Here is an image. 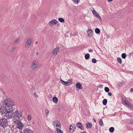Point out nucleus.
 <instances>
[{"label": "nucleus", "mask_w": 133, "mask_h": 133, "mask_svg": "<svg viewBox=\"0 0 133 133\" xmlns=\"http://www.w3.org/2000/svg\"><path fill=\"white\" fill-rule=\"evenodd\" d=\"M4 104L6 106L9 108L10 109H12L13 108L12 106L14 105V103L10 99H6L5 100L4 102Z\"/></svg>", "instance_id": "f257e3e1"}, {"label": "nucleus", "mask_w": 133, "mask_h": 133, "mask_svg": "<svg viewBox=\"0 0 133 133\" xmlns=\"http://www.w3.org/2000/svg\"><path fill=\"white\" fill-rule=\"evenodd\" d=\"M8 121L6 119L3 118L0 119V125L4 128L8 125Z\"/></svg>", "instance_id": "f03ea898"}, {"label": "nucleus", "mask_w": 133, "mask_h": 133, "mask_svg": "<svg viewBox=\"0 0 133 133\" xmlns=\"http://www.w3.org/2000/svg\"><path fill=\"white\" fill-rule=\"evenodd\" d=\"M14 110V108H12V109H10V110L6 114V117L8 119L12 118L13 117V115L14 113V112L13 111Z\"/></svg>", "instance_id": "7ed1b4c3"}, {"label": "nucleus", "mask_w": 133, "mask_h": 133, "mask_svg": "<svg viewBox=\"0 0 133 133\" xmlns=\"http://www.w3.org/2000/svg\"><path fill=\"white\" fill-rule=\"evenodd\" d=\"M38 63L36 61H34L32 62L31 68L33 70H35L38 66Z\"/></svg>", "instance_id": "20e7f679"}, {"label": "nucleus", "mask_w": 133, "mask_h": 133, "mask_svg": "<svg viewBox=\"0 0 133 133\" xmlns=\"http://www.w3.org/2000/svg\"><path fill=\"white\" fill-rule=\"evenodd\" d=\"M15 124H17L16 126L17 127L20 129H22L24 127V125L20 120Z\"/></svg>", "instance_id": "39448f33"}, {"label": "nucleus", "mask_w": 133, "mask_h": 133, "mask_svg": "<svg viewBox=\"0 0 133 133\" xmlns=\"http://www.w3.org/2000/svg\"><path fill=\"white\" fill-rule=\"evenodd\" d=\"M13 117L12 118V121L15 123H16L19 121V118L18 116L17 115L13 116Z\"/></svg>", "instance_id": "423d86ee"}, {"label": "nucleus", "mask_w": 133, "mask_h": 133, "mask_svg": "<svg viewBox=\"0 0 133 133\" xmlns=\"http://www.w3.org/2000/svg\"><path fill=\"white\" fill-rule=\"evenodd\" d=\"M7 108L6 107L3 108L2 110L1 111L2 115L5 116L6 115L8 111Z\"/></svg>", "instance_id": "0eeeda50"}, {"label": "nucleus", "mask_w": 133, "mask_h": 133, "mask_svg": "<svg viewBox=\"0 0 133 133\" xmlns=\"http://www.w3.org/2000/svg\"><path fill=\"white\" fill-rule=\"evenodd\" d=\"M14 114V115H15L18 116L19 118L20 117H21L22 116V112L20 110H16L15 111Z\"/></svg>", "instance_id": "6e6552de"}, {"label": "nucleus", "mask_w": 133, "mask_h": 133, "mask_svg": "<svg viewBox=\"0 0 133 133\" xmlns=\"http://www.w3.org/2000/svg\"><path fill=\"white\" fill-rule=\"evenodd\" d=\"M59 50V48L58 47L54 49L52 52L53 55L54 56H56Z\"/></svg>", "instance_id": "1a4fd4ad"}, {"label": "nucleus", "mask_w": 133, "mask_h": 133, "mask_svg": "<svg viewBox=\"0 0 133 133\" xmlns=\"http://www.w3.org/2000/svg\"><path fill=\"white\" fill-rule=\"evenodd\" d=\"M57 23V21L56 19H53L50 21L49 23L50 25H55Z\"/></svg>", "instance_id": "9d476101"}, {"label": "nucleus", "mask_w": 133, "mask_h": 133, "mask_svg": "<svg viewBox=\"0 0 133 133\" xmlns=\"http://www.w3.org/2000/svg\"><path fill=\"white\" fill-rule=\"evenodd\" d=\"M24 133H33V131L30 129L25 128L24 130Z\"/></svg>", "instance_id": "9b49d317"}, {"label": "nucleus", "mask_w": 133, "mask_h": 133, "mask_svg": "<svg viewBox=\"0 0 133 133\" xmlns=\"http://www.w3.org/2000/svg\"><path fill=\"white\" fill-rule=\"evenodd\" d=\"M92 13L95 16L97 17L98 18H101L100 16L99 15L97 12L95 10H93L92 11Z\"/></svg>", "instance_id": "f8f14e48"}, {"label": "nucleus", "mask_w": 133, "mask_h": 133, "mask_svg": "<svg viewBox=\"0 0 133 133\" xmlns=\"http://www.w3.org/2000/svg\"><path fill=\"white\" fill-rule=\"evenodd\" d=\"M76 88L79 89H82V84L79 82H78L76 84Z\"/></svg>", "instance_id": "ddd939ff"}, {"label": "nucleus", "mask_w": 133, "mask_h": 133, "mask_svg": "<svg viewBox=\"0 0 133 133\" xmlns=\"http://www.w3.org/2000/svg\"><path fill=\"white\" fill-rule=\"evenodd\" d=\"M124 103L126 106H127L129 108H130L131 107V105L129 103V102L127 100H125Z\"/></svg>", "instance_id": "4468645a"}, {"label": "nucleus", "mask_w": 133, "mask_h": 133, "mask_svg": "<svg viewBox=\"0 0 133 133\" xmlns=\"http://www.w3.org/2000/svg\"><path fill=\"white\" fill-rule=\"evenodd\" d=\"M77 126L81 129L84 130V127H83L82 124L81 123H78L76 124Z\"/></svg>", "instance_id": "2eb2a0df"}, {"label": "nucleus", "mask_w": 133, "mask_h": 133, "mask_svg": "<svg viewBox=\"0 0 133 133\" xmlns=\"http://www.w3.org/2000/svg\"><path fill=\"white\" fill-rule=\"evenodd\" d=\"M88 31H87V33H88V35L89 37H90L92 35V33L93 32V31L91 29H88Z\"/></svg>", "instance_id": "dca6fc26"}, {"label": "nucleus", "mask_w": 133, "mask_h": 133, "mask_svg": "<svg viewBox=\"0 0 133 133\" xmlns=\"http://www.w3.org/2000/svg\"><path fill=\"white\" fill-rule=\"evenodd\" d=\"M31 44V42H25V47L26 48H29Z\"/></svg>", "instance_id": "f3484780"}, {"label": "nucleus", "mask_w": 133, "mask_h": 133, "mask_svg": "<svg viewBox=\"0 0 133 133\" xmlns=\"http://www.w3.org/2000/svg\"><path fill=\"white\" fill-rule=\"evenodd\" d=\"M52 100L53 102L55 103H57L58 101V98L56 97H54Z\"/></svg>", "instance_id": "a211bd4d"}, {"label": "nucleus", "mask_w": 133, "mask_h": 133, "mask_svg": "<svg viewBox=\"0 0 133 133\" xmlns=\"http://www.w3.org/2000/svg\"><path fill=\"white\" fill-rule=\"evenodd\" d=\"M57 130L55 132V133H63L62 130H61L60 128H56Z\"/></svg>", "instance_id": "6ab92c4d"}, {"label": "nucleus", "mask_w": 133, "mask_h": 133, "mask_svg": "<svg viewBox=\"0 0 133 133\" xmlns=\"http://www.w3.org/2000/svg\"><path fill=\"white\" fill-rule=\"evenodd\" d=\"M72 83V81L71 80H69L65 82V85L68 86L71 84Z\"/></svg>", "instance_id": "aec40b11"}, {"label": "nucleus", "mask_w": 133, "mask_h": 133, "mask_svg": "<svg viewBox=\"0 0 133 133\" xmlns=\"http://www.w3.org/2000/svg\"><path fill=\"white\" fill-rule=\"evenodd\" d=\"M86 125V128H90L92 125L91 123L89 122L87 123Z\"/></svg>", "instance_id": "412c9836"}, {"label": "nucleus", "mask_w": 133, "mask_h": 133, "mask_svg": "<svg viewBox=\"0 0 133 133\" xmlns=\"http://www.w3.org/2000/svg\"><path fill=\"white\" fill-rule=\"evenodd\" d=\"M89 57L90 55L89 54H86L85 56V58L87 60L89 58Z\"/></svg>", "instance_id": "4be33fe9"}, {"label": "nucleus", "mask_w": 133, "mask_h": 133, "mask_svg": "<svg viewBox=\"0 0 133 133\" xmlns=\"http://www.w3.org/2000/svg\"><path fill=\"white\" fill-rule=\"evenodd\" d=\"M15 48L14 46H12L10 49V52L13 53L14 51L15 50Z\"/></svg>", "instance_id": "5701e85b"}, {"label": "nucleus", "mask_w": 133, "mask_h": 133, "mask_svg": "<svg viewBox=\"0 0 133 133\" xmlns=\"http://www.w3.org/2000/svg\"><path fill=\"white\" fill-rule=\"evenodd\" d=\"M55 126H56L57 128H61V125L60 124V123L58 121L57 123Z\"/></svg>", "instance_id": "b1692460"}, {"label": "nucleus", "mask_w": 133, "mask_h": 133, "mask_svg": "<svg viewBox=\"0 0 133 133\" xmlns=\"http://www.w3.org/2000/svg\"><path fill=\"white\" fill-rule=\"evenodd\" d=\"M95 33L97 34H98L100 32L99 29L98 28H96L95 29Z\"/></svg>", "instance_id": "393cba45"}, {"label": "nucleus", "mask_w": 133, "mask_h": 133, "mask_svg": "<svg viewBox=\"0 0 133 133\" xmlns=\"http://www.w3.org/2000/svg\"><path fill=\"white\" fill-rule=\"evenodd\" d=\"M99 122L100 125H101L102 127L103 126V124L102 120L101 119H99Z\"/></svg>", "instance_id": "a878e982"}, {"label": "nucleus", "mask_w": 133, "mask_h": 133, "mask_svg": "<svg viewBox=\"0 0 133 133\" xmlns=\"http://www.w3.org/2000/svg\"><path fill=\"white\" fill-rule=\"evenodd\" d=\"M114 128L113 127H111L109 129V131L110 132H112L114 131Z\"/></svg>", "instance_id": "bb28decb"}, {"label": "nucleus", "mask_w": 133, "mask_h": 133, "mask_svg": "<svg viewBox=\"0 0 133 133\" xmlns=\"http://www.w3.org/2000/svg\"><path fill=\"white\" fill-rule=\"evenodd\" d=\"M58 19L59 21L61 22H64V19L62 18H58Z\"/></svg>", "instance_id": "cd10ccee"}, {"label": "nucleus", "mask_w": 133, "mask_h": 133, "mask_svg": "<svg viewBox=\"0 0 133 133\" xmlns=\"http://www.w3.org/2000/svg\"><path fill=\"white\" fill-rule=\"evenodd\" d=\"M107 100L106 99H104L103 101V104L104 105H105L107 104Z\"/></svg>", "instance_id": "c85d7f7f"}, {"label": "nucleus", "mask_w": 133, "mask_h": 133, "mask_svg": "<svg viewBox=\"0 0 133 133\" xmlns=\"http://www.w3.org/2000/svg\"><path fill=\"white\" fill-rule=\"evenodd\" d=\"M69 129L71 132H72L74 131V128L71 125L70 126Z\"/></svg>", "instance_id": "c756f323"}, {"label": "nucleus", "mask_w": 133, "mask_h": 133, "mask_svg": "<svg viewBox=\"0 0 133 133\" xmlns=\"http://www.w3.org/2000/svg\"><path fill=\"white\" fill-rule=\"evenodd\" d=\"M124 82L119 83L118 84V86L120 87L124 85Z\"/></svg>", "instance_id": "7c9ffc66"}, {"label": "nucleus", "mask_w": 133, "mask_h": 133, "mask_svg": "<svg viewBox=\"0 0 133 133\" xmlns=\"http://www.w3.org/2000/svg\"><path fill=\"white\" fill-rule=\"evenodd\" d=\"M28 119L29 120H31V116L30 114H28L27 117Z\"/></svg>", "instance_id": "2f4dec72"}, {"label": "nucleus", "mask_w": 133, "mask_h": 133, "mask_svg": "<svg viewBox=\"0 0 133 133\" xmlns=\"http://www.w3.org/2000/svg\"><path fill=\"white\" fill-rule=\"evenodd\" d=\"M60 81L62 84L64 85H66V84H65V81H63L61 78L60 79Z\"/></svg>", "instance_id": "473e14b6"}, {"label": "nucleus", "mask_w": 133, "mask_h": 133, "mask_svg": "<svg viewBox=\"0 0 133 133\" xmlns=\"http://www.w3.org/2000/svg\"><path fill=\"white\" fill-rule=\"evenodd\" d=\"M122 57L123 59H125L126 57V55L125 53H123L122 55Z\"/></svg>", "instance_id": "72a5a7b5"}, {"label": "nucleus", "mask_w": 133, "mask_h": 133, "mask_svg": "<svg viewBox=\"0 0 133 133\" xmlns=\"http://www.w3.org/2000/svg\"><path fill=\"white\" fill-rule=\"evenodd\" d=\"M105 91L107 92H108L109 91V89L107 87H105L104 88Z\"/></svg>", "instance_id": "f704fd0d"}, {"label": "nucleus", "mask_w": 133, "mask_h": 133, "mask_svg": "<svg viewBox=\"0 0 133 133\" xmlns=\"http://www.w3.org/2000/svg\"><path fill=\"white\" fill-rule=\"evenodd\" d=\"M117 59L118 62L120 64H121L122 63L121 59L120 58L118 57L117 58Z\"/></svg>", "instance_id": "c9c22d12"}, {"label": "nucleus", "mask_w": 133, "mask_h": 133, "mask_svg": "<svg viewBox=\"0 0 133 133\" xmlns=\"http://www.w3.org/2000/svg\"><path fill=\"white\" fill-rule=\"evenodd\" d=\"M58 121H54L53 122V125L55 127V126L56 125Z\"/></svg>", "instance_id": "e433bc0d"}, {"label": "nucleus", "mask_w": 133, "mask_h": 133, "mask_svg": "<svg viewBox=\"0 0 133 133\" xmlns=\"http://www.w3.org/2000/svg\"><path fill=\"white\" fill-rule=\"evenodd\" d=\"M75 3L77 4L79 2V0H72Z\"/></svg>", "instance_id": "4c0bfd02"}, {"label": "nucleus", "mask_w": 133, "mask_h": 133, "mask_svg": "<svg viewBox=\"0 0 133 133\" xmlns=\"http://www.w3.org/2000/svg\"><path fill=\"white\" fill-rule=\"evenodd\" d=\"M49 110H46L45 111V112L46 114V116H47L49 115Z\"/></svg>", "instance_id": "58836bf2"}, {"label": "nucleus", "mask_w": 133, "mask_h": 133, "mask_svg": "<svg viewBox=\"0 0 133 133\" xmlns=\"http://www.w3.org/2000/svg\"><path fill=\"white\" fill-rule=\"evenodd\" d=\"M92 62L94 63H96V60L95 58H93L92 60Z\"/></svg>", "instance_id": "ea45409f"}, {"label": "nucleus", "mask_w": 133, "mask_h": 133, "mask_svg": "<svg viewBox=\"0 0 133 133\" xmlns=\"http://www.w3.org/2000/svg\"><path fill=\"white\" fill-rule=\"evenodd\" d=\"M33 41V40H32V39L31 38H29L27 40V42H31L32 41Z\"/></svg>", "instance_id": "a19ab883"}, {"label": "nucleus", "mask_w": 133, "mask_h": 133, "mask_svg": "<svg viewBox=\"0 0 133 133\" xmlns=\"http://www.w3.org/2000/svg\"><path fill=\"white\" fill-rule=\"evenodd\" d=\"M108 95L109 96H111L112 95V94L111 92H109L108 93Z\"/></svg>", "instance_id": "79ce46f5"}, {"label": "nucleus", "mask_w": 133, "mask_h": 133, "mask_svg": "<svg viewBox=\"0 0 133 133\" xmlns=\"http://www.w3.org/2000/svg\"><path fill=\"white\" fill-rule=\"evenodd\" d=\"M19 41V38H17L15 42H18Z\"/></svg>", "instance_id": "37998d69"}, {"label": "nucleus", "mask_w": 133, "mask_h": 133, "mask_svg": "<svg viewBox=\"0 0 133 133\" xmlns=\"http://www.w3.org/2000/svg\"><path fill=\"white\" fill-rule=\"evenodd\" d=\"M34 95H35V96L37 97H38V96L36 94V92H34Z\"/></svg>", "instance_id": "c03bdc74"}, {"label": "nucleus", "mask_w": 133, "mask_h": 133, "mask_svg": "<svg viewBox=\"0 0 133 133\" xmlns=\"http://www.w3.org/2000/svg\"><path fill=\"white\" fill-rule=\"evenodd\" d=\"M93 51V49H90L89 50V51L90 52H92Z\"/></svg>", "instance_id": "a18cd8bd"}, {"label": "nucleus", "mask_w": 133, "mask_h": 133, "mask_svg": "<svg viewBox=\"0 0 133 133\" xmlns=\"http://www.w3.org/2000/svg\"><path fill=\"white\" fill-rule=\"evenodd\" d=\"M99 87L100 88H102L103 86V85H101V84H99Z\"/></svg>", "instance_id": "49530a36"}, {"label": "nucleus", "mask_w": 133, "mask_h": 133, "mask_svg": "<svg viewBox=\"0 0 133 133\" xmlns=\"http://www.w3.org/2000/svg\"><path fill=\"white\" fill-rule=\"evenodd\" d=\"M35 89V88L34 87H32L31 89L32 90H34Z\"/></svg>", "instance_id": "de8ad7c7"}, {"label": "nucleus", "mask_w": 133, "mask_h": 133, "mask_svg": "<svg viewBox=\"0 0 133 133\" xmlns=\"http://www.w3.org/2000/svg\"><path fill=\"white\" fill-rule=\"evenodd\" d=\"M130 123L131 124H133V120L131 119L130 121Z\"/></svg>", "instance_id": "09e8293b"}, {"label": "nucleus", "mask_w": 133, "mask_h": 133, "mask_svg": "<svg viewBox=\"0 0 133 133\" xmlns=\"http://www.w3.org/2000/svg\"><path fill=\"white\" fill-rule=\"evenodd\" d=\"M113 0H108V1L109 2H110L112 1Z\"/></svg>", "instance_id": "8fccbe9b"}, {"label": "nucleus", "mask_w": 133, "mask_h": 133, "mask_svg": "<svg viewBox=\"0 0 133 133\" xmlns=\"http://www.w3.org/2000/svg\"><path fill=\"white\" fill-rule=\"evenodd\" d=\"M130 91H133V88H131L130 89Z\"/></svg>", "instance_id": "3c124183"}, {"label": "nucleus", "mask_w": 133, "mask_h": 133, "mask_svg": "<svg viewBox=\"0 0 133 133\" xmlns=\"http://www.w3.org/2000/svg\"><path fill=\"white\" fill-rule=\"evenodd\" d=\"M49 97H52V95H49Z\"/></svg>", "instance_id": "603ef678"}, {"label": "nucleus", "mask_w": 133, "mask_h": 133, "mask_svg": "<svg viewBox=\"0 0 133 133\" xmlns=\"http://www.w3.org/2000/svg\"><path fill=\"white\" fill-rule=\"evenodd\" d=\"M82 133H86V132L84 131Z\"/></svg>", "instance_id": "864d4df0"}, {"label": "nucleus", "mask_w": 133, "mask_h": 133, "mask_svg": "<svg viewBox=\"0 0 133 133\" xmlns=\"http://www.w3.org/2000/svg\"><path fill=\"white\" fill-rule=\"evenodd\" d=\"M94 122H96V121L95 119H94Z\"/></svg>", "instance_id": "5fc2aeb1"}, {"label": "nucleus", "mask_w": 133, "mask_h": 133, "mask_svg": "<svg viewBox=\"0 0 133 133\" xmlns=\"http://www.w3.org/2000/svg\"><path fill=\"white\" fill-rule=\"evenodd\" d=\"M36 44H37V42H36Z\"/></svg>", "instance_id": "6e6d98bb"}, {"label": "nucleus", "mask_w": 133, "mask_h": 133, "mask_svg": "<svg viewBox=\"0 0 133 133\" xmlns=\"http://www.w3.org/2000/svg\"><path fill=\"white\" fill-rule=\"evenodd\" d=\"M75 35H76V34H75Z\"/></svg>", "instance_id": "4d7b16f0"}, {"label": "nucleus", "mask_w": 133, "mask_h": 133, "mask_svg": "<svg viewBox=\"0 0 133 133\" xmlns=\"http://www.w3.org/2000/svg\"><path fill=\"white\" fill-rule=\"evenodd\" d=\"M75 35H76V34H75Z\"/></svg>", "instance_id": "13d9d810"}]
</instances>
